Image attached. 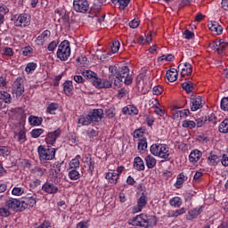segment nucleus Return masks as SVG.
Wrapping results in <instances>:
<instances>
[{
    "label": "nucleus",
    "mask_w": 228,
    "mask_h": 228,
    "mask_svg": "<svg viewBox=\"0 0 228 228\" xmlns=\"http://www.w3.org/2000/svg\"><path fill=\"white\" fill-rule=\"evenodd\" d=\"M62 86L64 94H66L67 95H72V91L74 90L72 81L67 80L65 83H63Z\"/></svg>",
    "instance_id": "25"
},
{
    "label": "nucleus",
    "mask_w": 228,
    "mask_h": 228,
    "mask_svg": "<svg viewBox=\"0 0 228 228\" xmlns=\"http://www.w3.org/2000/svg\"><path fill=\"white\" fill-rule=\"evenodd\" d=\"M13 138H14V140H17V142H19V143H24V142H26V140H28L26 138V132L24 130H20L18 134H15Z\"/></svg>",
    "instance_id": "30"
},
{
    "label": "nucleus",
    "mask_w": 228,
    "mask_h": 228,
    "mask_svg": "<svg viewBox=\"0 0 228 228\" xmlns=\"http://www.w3.org/2000/svg\"><path fill=\"white\" fill-rule=\"evenodd\" d=\"M105 179L110 181V183L117 184V181H118V175L117 173H107Z\"/></svg>",
    "instance_id": "32"
},
{
    "label": "nucleus",
    "mask_w": 228,
    "mask_h": 228,
    "mask_svg": "<svg viewBox=\"0 0 228 228\" xmlns=\"http://www.w3.org/2000/svg\"><path fill=\"white\" fill-rule=\"evenodd\" d=\"M219 131L220 133H228V118L221 122L219 126Z\"/></svg>",
    "instance_id": "46"
},
{
    "label": "nucleus",
    "mask_w": 228,
    "mask_h": 228,
    "mask_svg": "<svg viewBox=\"0 0 228 228\" xmlns=\"http://www.w3.org/2000/svg\"><path fill=\"white\" fill-rule=\"evenodd\" d=\"M31 174H35L36 177H42L45 174V169L42 167H36L31 170Z\"/></svg>",
    "instance_id": "44"
},
{
    "label": "nucleus",
    "mask_w": 228,
    "mask_h": 228,
    "mask_svg": "<svg viewBox=\"0 0 228 228\" xmlns=\"http://www.w3.org/2000/svg\"><path fill=\"white\" fill-rule=\"evenodd\" d=\"M208 161H209L210 165H212L213 167H216V165H218V156L210 155L208 157Z\"/></svg>",
    "instance_id": "53"
},
{
    "label": "nucleus",
    "mask_w": 228,
    "mask_h": 228,
    "mask_svg": "<svg viewBox=\"0 0 228 228\" xmlns=\"http://www.w3.org/2000/svg\"><path fill=\"white\" fill-rule=\"evenodd\" d=\"M49 37H51V31L45 30L40 36L36 39L37 45H44L47 42Z\"/></svg>",
    "instance_id": "18"
},
{
    "label": "nucleus",
    "mask_w": 228,
    "mask_h": 228,
    "mask_svg": "<svg viewBox=\"0 0 228 228\" xmlns=\"http://www.w3.org/2000/svg\"><path fill=\"white\" fill-rule=\"evenodd\" d=\"M36 205H37V198H35L33 196L24 198L23 200H21L22 211H24V209H28L29 208H34Z\"/></svg>",
    "instance_id": "13"
},
{
    "label": "nucleus",
    "mask_w": 228,
    "mask_h": 228,
    "mask_svg": "<svg viewBox=\"0 0 228 228\" xmlns=\"http://www.w3.org/2000/svg\"><path fill=\"white\" fill-rule=\"evenodd\" d=\"M123 115H138V109L136 107L128 105L122 110Z\"/></svg>",
    "instance_id": "23"
},
{
    "label": "nucleus",
    "mask_w": 228,
    "mask_h": 228,
    "mask_svg": "<svg viewBox=\"0 0 228 228\" xmlns=\"http://www.w3.org/2000/svg\"><path fill=\"white\" fill-rule=\"evenodd\" d=\"M203 211V207H198L191 210H190L186 216L187 220H193L194 218H197L200 213Z\"/></svg>",
    "instance_id": "19"
},
{
    "label": "nucleus",
    "mask_w": 228,
    "mask_h": 228,
    "mask_svg": "<svg viewBox=\"0 0 228 228\" xmlns=\"http://www.w3.org/2000/svg\"><path fill=\"white\" fill-rule=\"evenodd\" d=\"M78 124H81V126H90V124H93L90 114H88L86 117L80 118L78 119Z\"/></svg>",
    "instance_id": "34"
},
{
    "label": "nucleus",
    "mask_w": 228,
    "mask_h": 228,
    "mask_svg": "<svg viewBox=\"0 0 228 228\" xmlns=\"http://www.w3.org/2000/svg\"><path fill=\"white\" fill-rule=\"evenodd\" d=\"M144 206H147V197L142 195L138 199L137 206L134 207L133 213H140V211L143 209Z\"/></svg>",
    "instance_id": "16"
},
{
    "label": "nucleus",
    "mask_w": 228,
    "mask_h": 228,
    "mask_svg": "<svg viewBox=\"0 0 228 228\" xmlns=\"http://www.w3.org/2000/svg\"><path fill=\"white\" fill-rule=\"evenodd\" d=\"M137 149H138L139 152H145V151H147V139L142 138V139L139 140Z\"/></svg>",
    "instance_id": "37"
},
{
    "label": "nucleus",
    "mask_w": 228,
    "mask_h": 228,
    "mask_svg": "<svg viewBox=\"0 0 228 228\" xmlns=\"http://www.w3.org/2000/svg\"><path fill=\"white\" fill-rule=\"evenodd\" d=\"M105 114L109 118H113L115 117V108H110L105 110Z\"/></svg>",
    "instance_id": "64"
},
{
    "label": "nucleus",
    "mask_w": 228,
    "mask_h": 228,
    "mask_svg": "<svg viewBox=\"0 0 228 228\" xmlns=\"http://www.w3.org/2000/svg\"><path fill=\"white\" fill-rule=\"evenodd\" d=\"M150 151L153 156H158L159 158L165 159V161H170V151L167 144H153L151 146Z\"/></svg>",
    "instance_id": "2"
},
{
    "label": "nucleus",
    "mask_w": 228,
    "mask_h": 228,
    "mask_svg": "<svg viewBox=\"0 0 228 228\" xmlns=\"http://www.w3.org/2000/svg\"><path fill=\"white\" fill-rule=\"evenodd\" d=\"M146 167L148 168H154L156 167V159L154 157L148 155L145 158Z\"/></svg>",
    "instance_id": "31"
},
{
    "label": "nucleus",
    "mask_w": 228,
    "mask_h": 228,
    "mask_svg": "<svg viewBox=\"0 0 228 228\" xmlns=\"http://www.w3.org/2000/svg\"><path fill=\"white\" fill-rule=\"evenodd\" d=\"M56 110H58V104L57 103H50L47 106L46 111H47V113H50V115H56Z\"/></svg>",
    "instance_id": "42"
},
{
    "label": "nucleus",
    "mask_w": 228,
    "mask_h": 228,
    "mask_svg": "<svg viewBox=\"0 0 228 228\" xmlns=\"http://www.w3.org/2000/svg\"><path fill=\"white\" fill-rule=\"evenodd\" d=\"M210 49H214L217 51V53H220L227 47V42L224 39H217L216 41H213L209 44Z\"/></svg>",
    "instance_id": "11"
},
{
    "label": "nucleus",
    "mask_w": 228,
    "mask_h": 228,
    "mask_svg": "<svg viewBox=\"0 0 228 228\" xmlns=\"http://www.w3.org/2000/svg\"><path fill=\"white\" fill-rule=\"evenodd\" d=\"M134 167L135 170H145V164L140 157H136L134 160Z\"/></svg>",
    "instance_id": "27"
},
{
    "label": "nucleus",
    "mask_w": 228,
    "mask_h": 228,
    "mask_svg": "<svg viewBox=\"0 0 228 228\" xmlns=\"http://www.w3.org/2000/svg\"><path fill=\"white\" fill-rule=\"evenodd\" d=\"M131 2V0H119L118 2V6L120 10H126V8H127L129 3Z\"/></svg>",
    "instance_id": "58"
},
{
    "label": "nucleus",
    "mask_w": 228,
    "mask_h": 228,
    "mask_svg": "<svg viewBox=\"0 0 228 228\" xmlns=\"http://www.w3.org/2000/svg\"><path fill=\"white\" fill-rule=\"evenodd\" d=\"M12 20H14V26H16V28H26L29 26L30 22L29 15H28V13L15 15Z\"/></svg>",
    "instance_id": "4"
},
{
    "label": "nucleus",
    "mask_w": 228,
    "mask_h": 228,
    "mask_svg": "<svg viewBox=\"0 0 228 228\" xmlns=\"http://www.w3.org/2000/svg\"><path fill=\"white\" fill-rule=\"evenodd\" d=\"M2 53H3L4 56H8V57L13 56V49H12L10 47L3 48Z\"/></svg>",
    "instance_id": "57"
},
{
    "label": "nucleus",
    "mask_w": 228,
    "mask_h": 228,
    "mask_svg": "<svg viewBox=\"0 0 228 228\" xmlns=\"http://www.w3.org/2000/svg\"><path fill=\"white\" fill-rule=\"evenodd\" d=\"M221 110H224V111H228V97H224L221 100Z\"/></svg>",
    "instance_id": "60"
},
{
    "label": "nucleus",
    "mask_w": 228,
    "mask_h": 228,
    "mask_svg": "<svg viewBox=\"0 0 228 228\" xmlns=\"http://www.w3.org/2000/svg\"><path fill=\"white\" fill-rule=\"evenodd\" d=\"M208 27L213 35H222L224 33V28H222L219 22L209 21Z\"/></svg>",
    "instance_id": "12"
},
{
    "label": "nucleus",
    "mask_w": 228,
    "mask_h": 228,
    "mask_svg": "<svg viewBox=\"0 0 228 228\" xmlns=\"http://www.w3.org/2000/svg\"><path fill=\"white\" fill-rule=\"evenodd\" d=\"M86 163L88 166V172L89 174H92L95 168V162L94 161V159H92V158H87Z\"/></svg>",
    "instance_id": "45"
},
{
    "label": "nucleus",
    "mask_w": 228,
    "mask_h": 228,
    "mask_svg": "<svg viewBox=\"0 0 228 228\" xmlns=\"http://www.w3.org/2000/svg\"><path fill=\"white\" fill-rule=\"evenodd\" d=\"M131 225H134L136 227H152L158 224V218L156 216H147L144 214H141L133 217L130 220Z\"/></svg>",
    "instance_id": "1"
},
{
    "label": "nucleus",
    "mask_w": 228,
    "mask_h": 228,
    "mask_svg": "<svg viewBox=\"0 0 228 228\" xmlns=\"http://www.w3.org/2000/svg\"><path fill=\"white\" fill-rule=\"evenodd\" d=\"M206 122H208V118L201 117V118L196 119V126H197V127H202V126H204V124H206Z\"/></svg>",
    "instance_id": "59"
},
{
    "label": "nucleus",
    "mask_w": 228,
    "mask_h": 228,
    "mask_svg": "<svg viewBox=\"0 0 228 228\" xmlns=\"http://www.w3.org/2000/svg\"><path fill=\"white\" fill-rule=\"evenodd\" d=\"M57 139H58V131L55 130L54 132H50L47 134L45 142L47 145H54Z\"/></svg>",
    "instance_id": "20"
},
{
    "label": "nucleus",
    "mask_w": 228,
    "mask_h": 228,
    "mask_svg": "<svg viewBox=\"0 0 228 228\" xmlns=\"http://www.w3.org/2000/svg\"><path fill=\"white\" fill-rule=\"evenodd\" d=\"M24 191L25 189L20 186H15L12 191V195H15L16 197H20V195H24Z\"/></svg>",
    "instance_id": "41"
},
{
    "label": "nucleus",
    "mask_w": 228,
    "mask_h": 228,
    "mask_svg": "<svg viewBox=\"0 0 228 228\" xmlns=\"http://www.w3.org/2000/svg\"><path fill=\"white\" fill-rule=\"evenodd\" d=\"M40 184H42V181L35 178L30 181L29 187L31 188V190H35L36 188H38V186H40Z\"/></svg>",
    "instance_id": "49"
},
{
    "label": "nucleus",
    "mask_w": 228,
    "mask_h": 228,
    "mask_svg": "<svg viewBox=\"0 0 228 228\" xmlns=\"http://www.w3.org/2000/svg\"><path fill=\"white\" fill-rule=\"evenodd\" d=\"M166 77L169 83H174V81H177V70H168L166 74Z\"/></svg>",
    "instance_id": "28"
},
{
    "label": "nucleus",
    "mask_w": 228,
    "mask_h": 228,
    "mask_svg": "<svg viewBox=\"0 0 228 228\" xmlns=\"http://www.w3.org/2000/svg\"><path fill=\"white\" fill-rule=\"evenodd\" d=\"M184 183V175L180 174L177 177V181L175 183V187L176 188H181L183 186V183Z\"/></svg>",
    "instance_id": "54"
},
{
    "label": "nucleus",
    "mask_w": 228,
    "mask_h": 228,
    "mask_svg": "<svg viewBox=\"0 0 228 228\" xmlns=\"http://www.w3.org/2000/svg\"><path fill=\"white\" fill-rule=\"evenodd\" d=\"M42 122H44V119L41 117H36L33 115L28 117V123L30 124V126H42Z\"/></svg>",
    "instance_id": "24"
},
{
    "label": "nucleus",
    "mask_w": 228,
    "mask_h": 228,
    "mask_svg": "<svg viewBox=\"0 0 228 228\" xmlns=\"http://www.w3.org/2000/svg\"><path fill=\"white\" fill-rule=\"evenodd\" d=\"M10 149L6 146H0V156H9Z\"/></svg>",
    "instance_id": "62"
},
{
    "label": "nucleus",
    "mask_w": 228,
    "mask_h": 228,
    "mask_svg": "<svg viewBox=\"0 0 228 228\" xmlns=\"http://www.w3.org/2000/svg\"><path fill=\"white\" fill-rule=\"evenodd\" d=\"M185 67H187V69H184V66H183V61H181L178 66V70H181L182 77H184L185 76H191V72H193V67H191V64L185 63Z\"/></svg>",
    "instance_id": "14"
},
{
    "label": "nucleus",
    "mask_w": 228,
    "mask_h": 228,
    "mask_svg": "<svg viewBox=\"0 0 228 228\" xmlns=\"http://www.w3.org/2000/svg\"><path fill=\"white\" fill-rule=\"evenodd\" d=\"M77 63L78 67H86V65H88V60L86 58H77Z\"/></svg>",
    "instance_id": "61"
},
{
    "label": "nucleus",
    "mask_w": 228,
    "mask_h": 228,
    "mask_svg": "<svg viewBox=\"0 0 228 228\" xmlns=\"http://www.w3.org/2000/svg\"><path fill=\"white\" fill-rule=\"evenodd\" d=\"M36 69H37V63L30 62V63L27 64L25 70L28 74H29V73L33 72V70H35Z\"/></svg>",
    "instance_id": "55"
},
{
    "label": "nucleus",
    "mask_w": 228,
    "mask_h": 228,
    "mask_svg": "<svg viewBox=\"0 0 228 228\" xmlns=\"http://www.w3.org/2000/svg\"><path fill=\"white\" fill-rule=\"evenodd\" d=\"M82 75L86 79L90 80V82L93 83L94 86H95V83H97V81L99 80L97 73L92 70H86L82 73Z\"/></svg>",
    "instance_id": "15"
},
{
    "label": "nucleus",
    "mask_w": 228,
    "mask_h": 228,
    "mask_svg": "<svg viewBox=\"0 0 228 228\" xmlns=\"http://www.w3.org/2000/svg\"><path fill=\"white\" fill-rule=\"evenodd\" d=\"M205 102L200 96L195 94L191 95V111H197L204 108Z\"/></svg>",
    "instance_id": "8"
},
{
    "label": "nucleus",
    "mask_w": 228,
    "mask_h": 228,
    "mask_svg": "<svg viewBox=\"0 0 228 228\" xmlns=\"http://www.w3.org/2000/svg\"><path fill=\"white\" fill-rule=\"evenodd\" d=\"M170 206H174V208H181L183 206V200L179 197H175L169 201Z\"/></svg>",
    "instance_id": "38"
},
{
    "label": "nucleus",
    "mask_w": 228,
    "mask_h": 228,
    "mask_svg": "<svg viewBox=\"0 0 228 228\" xmlns=\"http://www.w3.org/2000/svg\"><path fill=\"white\" fill-rule=\"evenodd\" d=\"M73 8L78 13H86L90 9V4H88V0H74Z\"/></svg>",
    "instance_id": "5"
},
{
    "label": "nucleus",
    "mask_w": 228,
    "mask_h": 228,
    "mask_svg": "<svg viewBox=\"0 0 228 228\" xmlns=\"http://www.w3.org/2000/svg\"><path fill=\"white\" fill-rule=\"evenodd\" d=\"M0 216H10V208L6 207V204L4 207L0 208Z\"/></svg>",
    "instance_id": "51"
},
{
    "label": "nucleus",
    "mask_w": 228,
    "mask_h": 228,
    "mask_svg": "<svg viewBox=\"0 0 228 228\" xmlns=\"http://www.w3.org/2000/svg\"><path fill=\"white\" fill-rule=\"evenodd\" d=\"M99 12H101L99 7H97V9H95V7H92L91 12L88 14L89 19H97Z\"/></svg>",
    "instance_id": "47"
},
{
    "label": "nucleus",
    "mask_w": 228,
    "mask_h": 228,
    "mask_svg": "<svg viewBox=\"0 0 228 228\" xmlns=\"http://www.w3.org/2000/svg\"><path fill=\"white\" fill-rule=\"evenodd\" d=\"M96 88H111V83L110 82V80H102L101 78H98V81L95 82V86Z\"/></svg>",
    "instance_id": "26"
},
{
    "label": "nucleus",
    "mask_w": 228,
    "mask_h": 228,
    "mask_svg": "<svg viewBox=\"0 0 228 228\" xmlns=\"http://www.w3.org/2000/svg\"><path fill=\"white\" fill-rule=\"evenodd\" d=\"M37 152L40 159L51 160L54 158V156H56V149H45V147L42 145L38 146Z\"/></svg>",
    "instance_id": "3"
},
{
    "label": "nucleus",
    "mask_w": 228,
    "mask_h": 228,
    "mask_svg": "<svg viewBox=\"0 0 228 228\" xmlns=\"http://www.w3.org/2000/svg\"><path fill=\"white\" fill-rule=\"evenodd\" d=\"M190 115V110L185 109L176 113V118H183V117H188Z\"/></svg>",
    "instance_id": "56"
},
{
    "label": "nucleus",
    "mask_w": 228,
    "mask_h": 228,
    "mask_svg": "<svg viewBox=\"0 0 228 228\" xmlns=\"http://www.w3.org/2000/svg\"><path fill=\"white\" fill-rule=\"evenodd\" d=\"M5 208H8L9 210L12 209L16 213L22 211V201L18 199L10 198L5 200Z\"/></svg>",
    "instance_id": "6"
},
{
    "label": "nucleus",
    "mask_w": 228,
    "mask_h": 228,
    "mask_svg": "<svg viewBox=\"0 0 228 228\" xmlns=\"http://www.w3.org/2000/svg\"><path fill=\"white\" fill-rule=\"evenodd\" d=\"M42 134H44L43 128H35V129H32V131L30 132V136L32 138H40Z\"/></svg>",
    "instance_id": "39"
},
{
    "label": "nucleus",
    "mask_w": 228,
    "mask_h": 228,
    "mask_svg": "<svg viewBox=\"0 0 228 228\" xmlns=\"http://www.w3.org/2000/svg\"><path fill=\"white\" fill-rule=\"evenodd\" d=\"M182 88L185 90L187 94H191V92H193V82L190 80L183 82L182 84Z\"/></svg>",
    "instance_id": "33"
},
{
    "label": "nucleus",
    "mask_w": 228,
    "mask_h": 228,
    "mask_svg": "<svg viewBox=\"0 0 228 228\" xmlns=\"http://www.w3.org/2000/svg\"><path fill=\"white\" fill-rule=\"evenodd\" d=\"M89 116L91 117L93 124H99V122L102 121L104 110H102V109H94L89 113Z\"/></svg>",
    "instance_id": "10"
},
{
    "label": "nucleus",
    "mask_w": 228,
    "mask_h": 228,
    "mask_svg": "<svg viewBox=\"0 0 228 228\" xmlns=\"http://www.w3.org/2000/svg\"><path fill=\"white\" fill-rule=\"evenodd\" d=\"M79 159H81V156L77 155L76 158L69 162V168L74 170H76V168H79Z\"/></svg>",
    "instance_id": "35"
},
{
    "label": "nucleus",
    "mask_w": 228,
    "mask_h": 228,
    "mask_svg": "<svg viewBox=\"0 0 228 228\" xmlns=\"http://www.w3.org/2000/svg\"><path fill=\"white\" fill-rule=\"evenodd\" d=\"M43 191H45V193H56L58 191V187L54 185V183H45L42 186Z\"/></svg>",
    "instance_id": "21"
},
{
    "label": "nucleus",
    "mask_w": 228,
    "mask_h": 228,
    "mask_svg": "<svg viewBox=\"0 0 228 228\" xmlns=\"http://www.w3.org/2000/svg\"><path fill=\"white\" fill-rule=\"evenodd\" d=\"M12 94L16 95V97H20L22 94H24V82L22 77H18L12 85Z\"/></svg>",
    "instance_id": "9"
},
{
    "label": "nucleus",
    "mask_w": 228,
    "mask_h": 228,
    "mask_svg": "<svg viewBox=\"0 0 228 228\" xmlns=\"http://www.w3.org/2000/svg\"><path fill=\"white\" fill-rule=\"evenodd\" d=\"M109 76L110 77H116L118 76V69L117 68V66H110L109 67Z\"/></svg>",
    "instance_id": "43"
},
{
    "label": "nucleus",
    "mask_w": 228,
    "mask_h": 228,
    "mask_svg": "<svg viewBox=\"0 0 228 228\" xmlns=\"http://www.w3.org/2000/svg\"><path fill=\"white\" fill-rule=\"evenodd\" d=\"M118 77L116 79H118V83L124 82V79H126V76L129 74V68L127 66H123L118 69Z\"/></svg>",
    "instance_id": "17"
},
{
    "label": "nucleus",
    "mask_w": 228,
    "mask_h": 228,
    "mask_svg": "<svg viewBox=\"0 0 228 228\" xmlns=\"http://www.w3.org/2000/svg\"><path fill=\"white\" fill-rule=\"evenodd\" d=\"M163 94V87L161 86H156L153 87L154 95H161Z\"/></svg>",
    "instance_id": "63"
},
{
    "label": "nucleus",
    "mask_w": 228,
    "mask_h": 228,
    "mask_svg": "<svg viewBox=\"0 0 228 228\" xmlns=\"http://www.w3.org/2000/svg\"><path fill=\"white\" fill-rule=\"evenodd\" d=\"M0 101H4L5 104L12 102V94L6 91H0Z\"/></svg>",
    "instance_id": "29"
},
{
    "label": "nucleus",
    "mask_w": 228,
    "mask_h": 228,
    "mask_svg": "<svg viewBox=\"0 0 228 228\" xmlns=\"http://www.w3.org/2000/svg\"><path fill=\"white\" fill-rule=\"evenodd\" d=\"M120 49V42L114 41L112 43V45L110 46V52L109 53V56H111V54H115L116 53H118Z\"/></svg>",
    "instance_id": "36"
},
{
    "label": "nucleus",
    "mask_w": 228,
    "mask_h": 228,
    "mask_svg": "<svg viewBox=\"0 0 228 228\" xmlns=\"http://www.w3.org/2000/svg\"><path fill=\"white\" fill-rule=\"evenodd\" d=\"M22 54L23 56H28V57L33 56V48L31 46H25L22 49Z\"/></svg>",
    "instance_id": "50"
},
{
    "label": "nucleus",
    "mask_w": 228,
    "mask_h": 228,
    "mask_svg": "<svg viewBox=\"0 0 228 228\" xmlns=\"http://www.w3.org/2000/svg\"><path fill=\"white\" fill-rule=\"evenodd\" d=\"M69 56H70V43L64 40L59 45L58 58H69Z\"/></svg>",
    "instance_id": "7"
},
{
    "label": "nucleus",
    "mask_w": 228,
    "mask_h": 228,
    "mask_svg": "<svg viewBox=\"0 0 228 228\" xmlns=\"http://www.w3.org/2000/svg\"><path fill=\"white\" fill-rule=\"evenodd\" d=\"M195 126H197V123H195V121L184 120L183 122V127H187L188 129H193Z\"/></svg>",
    "instance_id": "48"
},
{
    "label": "nucleus",
    "mask_w": 228,
    "mask_h": 228,
    "mask_svg": "<svg viewBox=\"0 0 228 228\" xmlns=\"http://www.w3.org/2000/svg\"><path fill=\"white\" fill-rule=\"evenodd\" d=\"M200 156H202L200 151L194 150L189 155V161H191V163H197V161L200 159Z\"/></svg>",
    "instance_id": "22"
},
{
    "label": "nucleus",
    "mask_w": 228,
    "mask_h": 228,
    "mask_svg": "<svg viewBox=\"0 0 228 228\" xmlns=\"http://www.w3.org/2000/svg\"><path fill=\"white\" fill-rule=\"evenodd\" d=\"M69 175L72 181H77V179H79V172H77L76 169H71V171L69 173Z\"/></svg>",
    "instance_id": "52"
},
{
    "label": "nucleus",
    "mask_w": 228,
    "mask_h": 228,
    "mask_svg": "<svg viewBox=\"0 0 228 228\" xmlns=\"http://www.w3.org/2000/svg\"><path fill=\"white\" fill-rule=\"evenodd\" d=\"M141 71L142 72L136 77L137 85H140V83H142V81H143V79H145V76H147V69L146 68H142L141 69Z\"/></svg>",
    "instance_id": "40"
}]
</instances>
